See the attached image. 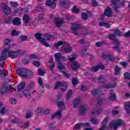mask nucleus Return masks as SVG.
<instances>
[{
	"instance_id": "bb28decb",
	"label": "nucleus",
	"mask_w": 130,
	"mask_h": 130,
	"mask_svg": "<svg viewBox=\"0 0 130 130\" xmlns=\"http://www.w3.org/2000/svg\"><path fill=\"white\" fill-rule=\"evenodd\" d=\"M80 104V98H77L74 101H73V105L74 108L78 107V106Z\"/></svg>"
},
{
	"instance_id": "0eeeda50",
	"label": "nucleus",
	"mask_w": 130,
	"mask_h": 130,
	"mask_svg": "<svg viewBox=\"0 0 130 130\" xmlns=\"http://www.w3.org/2000/svg\"><path fill=\"white\" fill-rule=\"evenodd\" d=\"M113 4V8H114L115 11H117L118 10V7L120 5L123 6L124 4V1L123 0H112L111 1Z\"/></svg>"
},
{
	"instance_id": "a18cd8bd",
	"label": "nucleus",
	"mask_w": 130,
	"mask_h": 130,
	"mask_svg": "<svg viewBox=\"0 0 130 130\" xmlns=\"http://www.w3.org/2000/svg\"><path fill=\"white\" fill-rule=\"evenodd\" d=\"M90 121L92 123H93V124H98V123H99V121L94 118L91 119L90 120Z\"/></svg>"
},
{
	"instance_id": "de8ad7c7",
	"label": "nucleus",
	"mask_w": 130,
	"mask_h": 130,
	"mask_svg": "<svg viewBox=\"0 0 130 130\" xmlns=\"http://www.w3.org/2000/svg\"><path fill=\"white\" fill-rule=\"evenodd\" d=\"M38 75H40L41 76V75H44V74H45V71L39 69L38 70Z\"/></svg>"
},
{
	"instance_id": "052dcab7",
	"label": "nucleus",
	"mask_w": 130,
	"mask_h": 130,
	"mask_svg": "<svg viewBox=\"0 0 130 130\" xmlns=\"http://www.w3.org/2000/svg\"><path fill=\"white\" fill-rule=\"evenodd\" d=\"M24 124V125L23 126V127H24V128H26V127H28V126H29L30 123H29V122H25Z\"/></svg>"
},
{
	"instance_id": "39448f33",
	"label": "nucleus",
	"mask_w": 130,
	"mask_h": 130,
	"mask_svg": "<svg viewBox=\"0 0 130 130\" xmlns=\"http://www.w3.org/2000/svg\"><path fill=\"white\" fill-rule=\"evenodd\" d=\"M81 29H82L84 31H86L84 26H83L82 25L79 24V23L77 22H74L72 24L71 30L75 36H77V35L79 34L77 30H80Z\"/></svg>"
},
{
	"instance_id": "473e14b6",
	"label": "nucleus",
	"mask_w": 130,
	"mask_h": 130,
	"mask_svg": "<svg viewBox=\"0 0 130 130\" xmlns=\"http://www.w3.org/2000/svg\"><path fill=\"white\" fill-rule=\"evenodd\" d=\"M25 87V82H21L17 86L18 91H21Z\"/></svg>"
},
{
	"instance_id": "9b49d317",
	"label": "nucleus",
	"mask_w": 130,
	"mask_h": 130,
	"mask_svg": "<svg viewBox=\"0 0 130 130\" xmlns=\"http://www.w3.org/2000/svg\"><path fill=\"white\" fill-rule=\"evenodd\" d=\"M63 24V18L60 17H57L55 19V25L56 27H60Z\"/></svg>"
},
{
	"instance_id": "ddd939ff",
	"label": "nucleus",
	"mask_w": 130,
	"mask_h": 130,
	"mask_svg": "<svg viewBox=\"0 0 130 130\" xmlns=\"http://www.w3.org/2000/svg\"><path fill=\"white\" fill-rule=\"evenodd\" d=\"M99 69H101V70H104V66L103 64H99L97 65L96 66H94L92 68H91V70L92 71V72H97Z\"/></svg>"
},
{
	"instance_id": "f8f14e48",
	"label": "nucleus",
	"mask_w": 130,
	"mask_h": 130,
	"mask_svg": "<svg viewBox=\"0 0 130 130\" xmlns=\"http://www.w3.org/2000/svg\"><path fill=\"white\" fill-rule=\"evenodd\" d=\"M2 10L6 14V15H9L11 13V8L8 7L6 4H3L2 5Z\"/></svg>"
},
{
	"instance_id": "a878e982",
	"label": "nucleus",
	"mask_w": 130,
	"mask_h": 130,
	"mask_svg": "<svg viewBox=\"0 0 130 130\" xmlns=\"http://www.w3.org/2000/svg\"><path fill=\"white\" fill-rule=\"evenodd\" d=\"M57 105L59 109H61V110H62V109H66V106L62 102H58L57 103Z\"/></svg>"
},
{
	"instance_id": "680f3d73",
	"label": "nucleus",
	"mask_w": 130,
	"mask_h": 130,
	"mask_svg": "<svg viewBox=\"0 0 130 130\" xmlns=\"http://www.w3.org/2000/svg\"><path fill=\"white\" fill-rule=\"evenodd\" d=\"M124 37H130V30L128 31V32H126L125 34L123 35Z\"/></svg>"
},
{
	"instance_id": "a19ab883",
	"label": "nucleus",
	"mask_w": 130,
	"mask_h": 130,
	"mask_svg": "<svg viewBox=\"0 0 130 130\" xmlns=\"http://www.w3.org/2000/svg\"><path fill=\"white\" fill-rule=\"evenodd\" d=\"M30 59H37V56L35 54H31L28 56Z\"/></svg>"
},
{
	"instance_id": "49530a36",
	"label": "nucleus",
	"mask_w": 130,
	"mask_h": 130,
	"mask_svg": "<svg viewBox=\"0 0 130 130\" xmlns=\"http://www.w3.org/2000/svg\"><path fill=\"white\" fill-rule=\"evenodd\" d=\"M11 35L12 36H17V35H19V32L16 30H13L11 32Z\"/></svg>"
},
{
	"instance_id": "20e7f679",
	"label": "nucleus",
	"mask_w": 130,
	"mask_h": 130,
	"mask_svg": "<svg viewBox=\"0 0 130 130\" xmlns=\"http://www.w3.org/2000/svg\"><path fill=\"white\" fill-rule=\"evenodd\" d=\"M35 37L36 39H38L40 42H41L42 44H43L45 46H46V47H49V44L47 43V41L49 40H50L51 39V37H52V35H46L45 36V38L46 39L41 38V35L40 33H37L35 35Z\"/></svg>"
},
{
	"instance_id": "2eb2a0df",
	"label": "nucleus",
	"mask_w": 130,
	"mask_h": 130,
	"mask_svg": "<svg viewBox=\"0 0 130 130\" xmlns=\"http://www.w3.org/2000/svg\"><path fill=\"white\" fill-rule=\"evenodd\" d=\"M84 4H88L89 5L90 3H91V5L93 7H96L98 6V3L95 0H83Z\"/></svg>"
},
{
	"instance_id": "f03ea898",
	"label": "nucleus",
	"mask_w": 130,
	"mask_h": 130,
	"mask_svg": "<svg viewBox=\"0 0 130 130\" xmlns=\"http://www.w3.org/2000/svg\"><path fill=\"white\" fill-rule=\"evenodd\" d=\"M55 60L57 62V68L59 70L60 72L63 74L66 78H69L70 77V74L66 73V67L62 65L61 61H64L65 57L61 56L60 53H56L54 55Z\"/></svg>"
},
{
	"instance_id": "dca6fc26",
	"label": "nucleus",
	"mask_w": 130,
	"mask_h": 130,
	"mask_svg": "<svg viewBox=\"0 0 130 130\" xmlns=\"http://www.w3.org/2000/svg\"><path fill=\"white\" fill-rule=\"evenodd\" d=\"M109 39H111V40H113L116 45H119V41L116 39V38H115V36H114V35H110L109 36Z\"/></svg>"
},
{
	"instance_id": "393cba45",
	"label": "nucleus",
	"mask_w": 130,
	"mask_h": 130,
	"mask_svg": "<svg viewBox=\"0 0 130 130\" xmlns=\"http://www.w3.org/2000/svg\"><path fill=\"white\" fill-rule=\"evenodd\" d=\"M103 58L104 59H108L109 60H113V57H112V55H106L105 53L103 54L102 55Z\"/></svg>"
},
{
	"instance_id": "b1692460",
	"label": "nucleus",
	"mask_w": 130,
	"mask_h": 130,
	"mask_svg": "<svg viewBox=\"0 0 130 130\" xmlns=\"http://www.w3.org/2000/svg\"><path fill=\"white\" fill-rule=\"evenodd\" d=\"M124 108L125 109L127 113H130V102H127L125 103Z\"/></svg>"
},
{
	"instance_id": "7ed1b4c3",
	"label": "nucleus",
	"mask_w": 130,
	"mask_h": 130,
	"mask_svg": "<svg viewBox=\"0 0 130 130\" xmlns=\"http://www.w3.org/2000/svg\"><path fill=\"white\" fill-rule=\"evenodd\" d=\"M16 73L22 78H31L33 76V73L30 70L23 68L17 69Z\"/></svg>"
},
{
	"instance_id": "c85d7f7f",
	"label": "nucleus",
	"mask_w": 130,
	"mask_h": 130,
	"mask_svg": "<svg viewBox=\"0 0 130 130\" xmlns=\"http://www.w3.org/2000/svg\"><path fill=\"white\" fill-rule=\"evenodd\" d=\"M23 94L25 97L30 99L31 98V95H30V93H29V90L25 89L23 91Z\"/></svg>"
},
{
	"instance_id": "0e129e2a",
	"label": "nucleus",
	"mask_w": 130,
	"mask_h": 130,
	"mask_svg": "<svg viewBox=\"0 0 130 130\" xmlns=\"http://www.w3.org/2000/svg\"><path fill=\"white\" fill-rule=\"evenodd\" d=\"M103 103V99H98V104L99 105H101Z\"/></svg>"
},
{
	"instance_id": "4d7b16f0",
	"label": "nucleus",
	"mask_w": 130,
	"mask_h": 130,
	"mask_svg": "<svg viewBox=\"0 0 130 130\" xmlns=\"http://www.w3.org/2000/svg\"><path fill=\"white\" fill-rule=\"evenodd\" d=\"M10 102L11 103V104H16V103H17V100L15 99L14 98H12L10 99Z\"/></svg>"
},
{
	"instance_id": "6e6552de",
	"label": "nucleus",
	"mask_w": 130,
	"mask_h": 130,
	"mask_svg": "<svg viewBox=\"0 0 130 130\" xmlns=\"http://www.w3.org/2000/svg\"><path fill=\"white\" fill-rule=\"evenodd\" d=\"M60 87L61 91H66L68 89V84L66 82H57L54 86V89H57Z\"/></svg>"
},
{
	"instance_id": "8fccbe9b",
	"label": "nucleus",
	"mask_w": 130,
	"mask_h": 130,
	"mask_svg": "<svg viewBox=\"0 0 130 130\" xmlns=\"http://www.w3.org/2000/svg\"><path fill=\"white\" fill-rule=\"evenodd\" d=\"M7 111V109L6 107H4L1 109V110L0 111V113L1 114H4V113H6Z\"/></svg>"
},
{
	"instance_id": "2f4dec72",
	"label": "nucleus",
	"mask_w": 130,
	"mask_h": 130,
	"mask_svg": "<svg viewBox=\"0 0 130 130\" xmlns=\"http://www.w3.org/2000/svg\"><path fill=\"white\" fill-rule=\"evenodd\" d=\"M113 89L111 90L110 92V99H111V100H115L116 99V95L115 94L113 93Z\"/></svg>"
},
{
	"instance_id": "7c9ffc66",
	"label": "nucleus",
	"mask_w": 130,
	"mask_h": 130,
	"mask_svg": "<svg viewBox=\"0 0 130 130\" xmlns=\"http://www.w3.org/2000/svg\"><path fill=\"white\" fill-rule=\"evenodd\" d=\"M116 87V83H113V84H107L103 86V88H106V89H110V88H115Z\"/></svg>"
},
{
	"instance_id": "1a4fd4ad",
	"label": "nucleus",
	"mask_w": 130,
	"mask_h": 130,
	"mask_svg": "<svg viewBox=\"0 0 130 130\" xmlns=\"http://www.w3.org/2000/svg\"><path fill=\"white\" fill-rule=\"evenodd\" d=\"M55 2H56V0H48L46 3V5L47 7L52 8V9H55L56 7V3Z\"/></svg>"
},
{
	"instance_id": "5fc2aeb1",
	"label": "nucleus",
	"mask_w": 130,
	"mask_h": 130,
	"mask_svg": "<svg viewBox=\"0 0 130 130\" xmlns=\"http://www.w3.org/2000/svg\"><path fill=\"white\" fill-rule=\"evenodd\" d=\"M78 79H76V78H73L72 80V84L73 85H78Z\"/></svg>"
},
{
	"instance_id": "c756f323",
	"label": "nucleus",
	"mask_w": 130,
	"mask_h": 130,
	"mask_svg": "<svg viewBox=\"0 0 130 130\" xmlns=\"http://www.w3.org/2000/svg\"><path fill=\"white\" fill-rule=\"evenodd\" d=\"M72 95H73V91L72 90L68 91L66 95L67 101L70 100V99H71V97H72Z\"/></svg>"
},
{
	"instance_id": "37998d69",
	"label": "nucleus",
	"mask_w": 130,
	"mask_h": 130,
	"mask_svg": "<svg viewBox=\"0 0 130 130\" xmlns=\"http://www.w3.org/2000/svg\"><path fill=\"white\" fill-rule=\"evenodd\" d=\"M60 4L62 6H64L65 5L69 4V0H62L61 1H60Z\"/></svg>"
},
{
	"instance_id": "cd10ccee",
	"label": "nucleus",
	"mask_w": 130,
	"mask_h": 130,
	"mask_svg": "<svg viewBox=\"0 0 130 130\" xmlns=\"http://www.w3.org/2000/svg\"><path fill=\"white\" fill-rule=\"evenodd\" d=\"M99 26L100 27H105V28H109V27H110V26L109 25V23L105 22H100Z\"/></svg>"
},
{
	"instance_id": "e2e57ef3",
	"label": "nucleus",
	"mask_w": 130,
	"mask_h": 130,
	"mask_svg": "<svg viewBox=\"0 0 130 130\" xmlns=\"http://www.w3.org/2000/svg\"><path fill=\"white\" fill-rule=\"evenodd\" d=\"M50 112V110L46 109L45 111L44 110V112H43V113H44V114L47 115V114H49Z\"/></svg>"
},
{
	"instance_id": "a211bd4d",
	"label": "nucleus",
	"mask_w": 130,
	"mask_h": 130,
	"mask_svg": "<svg viewBox=\"0 0 130 130\" xmlns=\"http://www.w3.org/2000/svg\"><path fill=\"white\" fill-rule=\"evenodd\" d=\"M57 118L58 119H60L61 118V111H59L55 113L52 115V118Z\"/></svg>"
},
{
	"instance_id": "423d86ee",
	"label": "nucleus",
	"mask_w": 130,
	"mask_h": 130,
	"mask_svg": "<svg viewBox=\"0 0 130 130\" xmlns=\"http://www.w3.org/2000/svg\"><path fill=\"white\" fill-rule=\"evenodd\" d=\"M119 125L123 126V125H124V122L122 120L120 119H118L117 121L114 120L111 122L110 124V128L115 129V128L118 127Z\"/></svg>"
},
{
	"instance_id": "aec40b11",
	"label": "nucleus",
	"mask_w": 130,
	"mask_h": 130,
	"mask_svg": "<svg viewBox=\"0 0 130 130\" xmlns=\"http://www.w3.org/2000/svg\"><path fill=\"white\" fill-rule=\"evenodd\" d=\"M105 15L107 17H111L112 15V10L110 7L107 8L105 11Z\"/></svg>"
},
{
	"instance_id": "603ef678",
	"label": "nucleus",
	"mask_w": 130,
	"mask_h": 130,
	"mask_svg": "<svg viewBox=\"0 0 130 130\" xmlns=\"http://www.w3.org/2000/svg\"><path fill=\"white\" fill-rule=\"evenodd\" d=\"M73 13H75V14H77V13L79 12V10L77 9V7L76 6H74L72 9Z\"/></svg>"
},
{
	"instance_id": "6e6d98bb",
	"label": "nucleus",
	"mask_w": 130,
	"mask_h": 130,
	"mask_svg": "<svg viewBox=\"0 0 130 130\" xmlns=\"http://www.w3.org/2000/svg\"><path fill=\"white\" fill-rule=\"evenodd\" d=\"M10 3L11 7H18V3H17V2H13L11 1Z\"/></svg>"
},
{
	"instance_id": "412c9836",
	"label": "nucleus",
	"mask_w": 130,
	"mask_h": 130,
	"mask_svg": "<svg viewBox=\"0 0 130 130\" xmlns=\"http://www.w3.org/2000/svg\"><path fill=\"white\" fill-rule=\"evenodd\" d=\"M71 68L74 71H76L80 68V64L77 61H74L72 64Z\"/></svg>"
},
{
	"instance_id": "ea45409f",
	"label": "nucleus",
	"mask_w": 130,
	"mask_h": 130,
	"mask_svg": "<svg viewBox=\"0 0 130 130\" xmlns=\"http://www.w3.org/2000/svg\"><path fill=\"white\" fill-rule=\"evenodd\" d=\"M8 74V71L5 70H0V76H4V77Z\"/></svg>"
},
{
	"instance_id": "bf43d9fd",
	"label": "nucleus",
	"mask_w": 130,
	"mask_h": 130,
	"mask_svg": "<svg viewBox=\"0 0 130 130\" xmlns=\"http://www.w3.org/2000/svg\"><path fill=\"white\" fill-rule=\"evenodd\" d=\"M126 79H130V74L128 73H125L124 75Z\"/></svg>"
},
{
	"instance_id": "9d476101",
	"label": "nucleus",
	"mask_w": 130,
	"mask_h": 130,
	"mask_svg": "<svg viewBox=\"0 0 130 130\" xmlns=\"http://www.w3.org/2000/svg\"><path fill=\"white\" fill-rule=\"evenodd\" d=\"M84 126H90V123L88 122L78 123L75 126L74 129H80V128L84 127Z\"/></svg>"
},
{
	"instance_id": "e433bc0d",
	"label": "nucleus",
	"mask_w": 130,
	"mask_h": 130,
	"mask_svg": "<svg viewBox=\"0 0 130 130\" xmlns=\"http://www.w3.org/2000/svg\"><path fill=\"white\" fill-rule=\"evenodd\" d=\"M121 71V69L118 67V66H117L115 68V75H119V72Z\"/></svg>"
},
{
	"instance_id": "338daca9",
	"label": "nucleus",
	"mask_w": 130,
	"mask_h": 130,
	"mask_svg": "<svg viewBox=\"0 0 130 130\" xmlns=\"http://www.w3.org/2000/svg\"><path fill=\"white\" fill-rule=\"evenodd\" d=\"M32 117V113H28L26 114V118H30V117Z\"/></svg>"
},
{
	"instance_id": "79ce46f5",
	"label": "nucleus",
	"mask_w": 130,
	"mask_h": 130,
	"mask_svg": "<svg viewBox=\"0 0 130 130\" xmlns=\"http://www.w3.org/2000/svg\"><path fill=\"white\" fill-rule=\"evenodd\" d=\"M76 57L77 56L76 55V54H73L68 57V59L69 60H70V61H72V60H74V59H75Z\"/></svg>"
},
{
	"instance_id": "09e8293b",
	"label": "nucleus",
	"mask_w": 130,
	"mask_h": 130,
	"mask_svg": "<svg viewBox=\"0 0 130 130\" xmlns=\"http://www.w3.org/2000/svg\"><path fill=\"white\" fill-rule=\"evenodd\" d=\"M32 64L35 67H40V62L38 61H34L32 62Z\"/></svg>"
},
{
	"instance_id": "774afa93",
	"label": "nucleus",
	"mask_w": 130,
	"mask_h": 130,
	"mask_svg": "<svg viewBox=\"0 0 130 130\" xmlns=\"http://www.w3.org/2000/svg\"><path fill=\"white\" fill-rule=\"evenodd\" d=\"M112 114L113 115H117V114H118V111L114 110L113 111Z\"/></svg>"
},
{
	"instance_id": "c03bdc74",
	"label": "nucleus",
	"mask_w": 130,
	"mask_h": 130,
	"mask_svg": "<svg viewBox=\"0 0 130 130\" xmlns=\"http://www.w3.org/2000/svg\"><path fill=\"white\" fill-rule=\"evenodd\" d=\"M98 92L99 91L97 89H94L92 91H91V94L93 95V96H96L98 94Z\"/></svg>"
},
{
	"instance_id": "4be33fe9",
	"label": "nucleus",
	"mask_w": 130,
	"mask_h": 130,
	"mask_svg": "<svg viewBox=\"0 0 130 130\" xmlns=\"http://www.w3.org/2000/svg\"><path fill=\"white\" fill-rule=\"evenodd\" d=\"M61 45L66 46L68 45V44L63 41H59L56 43L54 44V46L56 47V48H57V47H59V46H61Z\"/></svg>"
},
{
	"instance_id": "6ab92c4d",
	"label": "nucleus",
	"mask_w": 130,
	"mask_h": 130,
	"mask_svg": "<svg viewBox=\"0 0 130 130\" xmlns=\"http://www.w3.org/2000/svg\"><path fill=\"white\" fill-rule=\"evenodd\" d=\"M92 16V13H91V12L87 11V13H82L81 14V17L84 20H86V19H88V17H91Z\"/></svg>"
},
{
	"instance_id": "4c0bfd02",
	"label": "nucleus",
	"mask_w": 130,
	"mask_h": 130,
	"mask_svg": "<svg viewBox=\"0 0 130 130\" xmlns=\"http://www.w3.org/2000/svg\"><path fill=\"white\" fill-rule=\"evenodd\" d=\"M114 33L115 35H116V36H121V35H122L121 32H120V31H119L118 29H115Z\"/></svg>"
},
{
	"instance_id": "864d4df0",
	"label": "nucleus",
	"mask_w": 130,
	"mask_h": 130,
	"mask_svg": "<svg viewBox=\"0 0 130 130\" xmlns=\"http://www.w3.org/2000/svg\"><path fill=\"white\" fill-rule=\"evenodd\" d=\"M12 21V17H8L6 18L5 22L7 24H9L11 23V21Z\"/></svg>"
},
{
	"instance_id": "3c124183",
	"label": "nucleus",
	"mask_w": 130,
	"mask_h": 130,
	"mask_svg": "<svg viewBox=\"0 0 130 130\" xmlns=\"http://www.w3.org/2000/svg\"><path fill=\"white\" fill-rule=\"evenodd\" d=\"M99 113H100V110H95L94 112V111H92L91 112V114H95V115H97Z\"/></svg>"
},
{
	"instance_id": "69168bd1",
	"label": "nucleus",
	"mask_w": 130,
	"mask_h": 130,
	"mask_svg": "<svg viewBox=\"0 0 130 130\" xmlns=\"http://www.w3.org/2000/svg\"><path fill=\"white\" fill-rule=\"evenodd\" d=\"M85 90H87V86L86 85H82L81 86V90L82 91H85Z\"/></svg>"
},
{
	"instance_id": "f257e3e1",
	"label": "nucleus",
	"mask_w": 130,
	"mask_h": 130,
	"mask_svg": "<svg viewBox=\"0 0 130 130\" xmlns=\"http://www.w3.org/2000/svg\"><path fill=\"white\" fill-rule=\"evenodd\" d=\"M11 42V39L7 38L4 41L5 45L3 47V50L1 56H0V67H3L5 63V60L11 57V58H16L20 53V50H17L15 52L10 51V46L9 43Z\"/></svg>"
},
{
	"instance_id": "13d9d810",
	"label": "nucleus",
	"mask_w": 130,
	"mask_h": 130,
	"mask_svg": "<svg viewBox=\"0 0 130 130\" xmlns=\"http://www.w3.org/2000/svg\"><path fill=\"white\" fill-rule=\"evenodd\" d=\"M38 83L40 86H41V85H42L43 81L41 78L40 77L38 78Z\"/></svg>"
},
{
	"instance_id": "58836bf2",
	"label": "nucleus",
	"mask_w": 130,
	"mask_h": 130,
	"mask_svg": "<svg viewBox=\"0 0 130 130\" xmlns=\"http://www.w3.org/2000/svg\"><path fill=\"white\" fill-rule=\"evenodd\" d=\"M36 113H43L44 112V109H43L42 108H38L36 110Z\"/></svg>"
},
{
	"instance_id": "5701e85b",
	"label": "nucleus",
	"mask_w": 130,
	"mask_h": 130,
	"mask_svg": "<svg viewBox=\"0 0 130 130\" xmlns=\"http://www.w3.org/2000/svg\"><path fill=\"white\" fill-rule=\"evenodd\" d=\"M8 91H9L8 85L7 84H4L1 88V93L3 94L4 93H6V92H8Z\"/></svg>"
},
{
	"instance_id": "4468645a",
	"label": "nucleus",
	"mask_w": 130,
	"mask_h": 130,
	"mask_svg": "<svg viewBox=\"0 0 130 130\" xmlns=\"http://www.w3.org/2000/svg\"><path fill=\"white\" fill-rule=\"evenodd\" d=\"M86 110H87L86 105H82L80 106L79 108V112L81 115H84V114L86 113Z\"/></svg>"
},
{
	"instance_id": "f3484780",
	"label": "nucleus",
	"mask_w": 130,
	"mask_h": 130,
	"mask_svg": "<svg viewBox=\"0 0 130 130\" xmlns=\"http://www.w3.org/2000/svg\"><path fill=\"white\" fill-rule=\"evenodd\" d=\"M12 23L15 26H20L21 25V20L19 17H15L13 19Z\"/></svg>"
},
{
	"instance_id": "f704fd0d",
	"label": "nucleus",
	"mask_w": 130,
	"mask_h": 130,
	"mask_svg": "<svg viewBox=\"0 0 130 130\" xmlns=\"http://www.w3.org/2000/svg\"><path fill=\"white\" fill-rule=\"evenodd\" d=\"M49 63H51V66H50V69L51 71H52L53 69H54V67H55V63L53 62V60L52 59H51L49 61Z\"/></svg>"
},
{
	"instance_id": "72a5a7b5",
	"label": "nucleus",
	"mask_w": 130,
	"mask_h": 130,
	"mask_svg": "<svg viewBox=\"0 0 130 130\" xmlns=\"http://www.w3.org/2000/svg\"><path fill=\"white\" fill-rule=\"evenodd\" d=\"M62 51L63 52H64L65 53H68L69 52H71V51H72V48L71 47L68 46L67 48L62 49Z\"/></svg>"
},
{
	"instance_id": "c9c22d12",
	"label": "nucleus",
	"mask_w": 130,
	"mask_h": 130,
	"mask_svg": "<svg viewBox=\"0 0 130 130\" xmlns=\"http://www.w3.org/2000/svg\"><path fill=\"white\" fill-rule=\"evenodd\" d=\"M23 20L24 23H26L27 24V23L29 22V20H30V17L27 15H25L23 16Z\"/></svg>"
}]
</instances>
